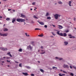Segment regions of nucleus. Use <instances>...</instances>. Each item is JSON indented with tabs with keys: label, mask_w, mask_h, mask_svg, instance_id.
Instances as JSON below:
<instances>
[{
	"label": "nucleus",
	"mask_w": 76,
	"mask_h": 76,
	"mask_svg": "<svg viewBox=\"0 0 76 76\" xmlns=\"http://www.w3.org/2000/svg\"><path fill=\"white\" fill-rule=\"evenodd\" d=\"M64 44L65 45H67L68 44V42H64Z\"/></svg>",
	"instance_id": "12"
},
{
	"label": "nucleus",
	"mask_w": 76,
	"mask_h": 76,
	"mask_svg": "<svg viewBox=\"0 0 76 76\" xmlns=\"http://www.w3.org/2000/svg\"><path fill=\"white\" fill-rule=\"evenodd\" d=\"M39 37H42L43 36V34H42L40 35H38V36Z\"/></svg>",
	"instance_id": "21"
},
{
	"label": "nucleus",
	"mask_w": 76,
	"mask_h": 76,
	"mask_svg": "<svg viewBox=\"0 0 76 76\" xmlns=\"http://www.w3.org/2000/svg\"><path fill=\"white\" fill-rule=\"evenodd\" d=\"M51 37H53L52 36H51Z\"/></svg>",
	"instance_id": "63"
},
{
	"label": "nucleus",
	"mask_w": 76,
	"mask_h": 76,
	"mask_svg": "<svg viewBox=\"0 0 76 76\" xmlns=\"http://www.w3.org/2000/svg\"><path fill=\"white\" fill-rule=\"evenodd\" d=\"M0 18H2V16H0Z\"/></svg>",
	"instance_id": "53"
},
{
	"label": "nucleus",
	"mask_w": 76,
	"mask_h": 76,
	"mask_svg": "<svg viewBox=\"0 0 76 76\" xmlns=\"http://www.w3.org/2000/svg\"><path fill=\"white\" fill-rule=\"evenodd\" d=\"M34 42H33V41H32V42H31V43L33 45L34 44Z\"/></svg>",
	"instance_id": "23"
},
{
	"label": "nucleus",
	"mask_w": 76,
	"mask_h": 76,
	"mask_svg": "<svg viewBox=\"0 0 76 76\" xmlns=\"http://www.w3.org/2000/svg\"><path fill=\"white\" fill-rule=\"evenodd\" d=\"M39 70H40V71H41V72H42V73H43L44 72V70L42 69H39Z\"/></svg>",
	"instance_id": "18"
},
{
	"label": "nucleus",
	"mask_w": 76,
	"mask_h": 76,
	"mask_svg": "<svg viewBox=\"0 0 76 76\" xmlns=\"http://www.w3.org/2000/svg\"><path fill=\"white\" fill-rule=\"evenodd\" d=\"M3 63H4V61H1Z\"/></svg>",
	"instance_id": "64"
},
{
	"label": "nucleus",
	"mask_w": 76,
	"mask_h": 76,
	"mask_svg": "<svg viewBox=\"0 0 76 76\" xmlns=\"http://www.w3.org/2000/svg\"><path fill=\"white\" fill-rule=\"evenodd\" d=\"M73 68L76 70V67L75 66H73Z\"/></svg>",
	"instance_id": "34"
},
{
	"label": "nucleus",
	"mask_w": 76,
	"mask_h": 76,
	"mask_svg": "<svg viewBox=\"0 0 76 76\" xmlns=\"http://www.w3.org/2000/svg\"><path fill=\"white\" fill-rule=\"evenodd\" d=\"M53 26L54 27H55V25H53Z\"/></svg>",
	"instance_id": "55"
},
{
	"label": "nucleus",
	"mask_w": 76,
	"mask_h": 76,
	"mask_svg": "<svg viewBox=\"0 0 76 76\" xmlns=\"http://www.w3.org/2000/svg\"><path fill=\"white\" fill-rule=\"evenodd\" d=\"M22 50V49H21V48L19 49V51L20 52H21Z\"/></svg>",
	"instance_id": "26"
},
{
	"label": "nucleus",
	"mask_w": 76,
	"mask_h": 76,
	"mask_svg": "<svg viewBox=\"0 0 76 76\" xmlns=\"http://www.w3.org/2000/svg\"><path fill=\"white\" fill-rule=\"evenodd\" d=\"M29 48L30 50H31L32 49V47H31V45H29L28 46L27 48Z\"/></svg>",
	"instance_id": "10"
},
{
	"label": "nucleus",
	"mask_w": 76,
	"mask_h": 76,
	"mask_svg": "<svg viewBox=\"0 0 76 76\" xmlns=\"http://www.w3.org/2000/svg\"><path fill=\"white\" fill-rule=\"evenodd\" d=\"M72 38H75V37H72Z\"/></svg>",
	"instance_id": "59"
},
{
	"label": "nucleus",
	"mask_w": 76,
	"mask_h": 76,
	"mask_svg": "<svg viewBox=\"0 0 76 76\" xmlns=\"http://www.w3.org/2000/svg\"><path fill=\"white\" fill-rule=\"evenodd\" d=\"M16 21L19 22H24L25 21V20L24 19H22L21 18H18L16 19Z\"/></svg>",
	"instance_id": "1"
},
{
	"label": "nucleus",
	"mask_w": 76,
	"mask_h": 76,
	"mask_svg": "<svg viewBox=\"0 0 76 76\" xmlns=\"http://www.w3.org/2000/svg\"><path fill=\"white\" fill-rule=\"evenodd\" d=\"M1 49L2 50H4V51H6L7 50V48H1Z\"/></svg>",
	"instance_id": "6"
},
{
	"label": "nucleus",
	"mask_w": 76,
	"mask_h": 76,
	"mask_svg": "<svg viewBox=\"0 0 76 76\" xmlns=\"http://www.w3.org/2000/svg\"><path fill=\"white\" fill-rule=\"evenodd\" d=\"M33 5H34L35 4V2H33L32 4Z\"/></svg>",
	"instance_id": "44"
},
{
	"label": "nucleus",
	"mask_w": 76,
	"mask_h": 76,
	"mask_svg": "<svg viewBox=\"0 0 76 76\" xmlns=\"http://www.w3.org/2000/svg\"><path fill=\"white\" fill-rule=\"evenodd\" d=\"M58 75L59 76H63V75L62 74L61 75V73L59 74Z\"/></svg>",
	"instance_id": "32"
},
{
	"label": "nucleus",
	"mask_w": 76,
	"mask_h": 76,
	"mask_svg": "<svg viewBox=\"0 0 76 76\" xmlns=\"http://www.w3.org/2000/svg\"><path fill=\"white\" fill-rule=\"evenodd\" d=\"M63 67L64 68H66L67 69H69V66L68 65H66L65 64H64Z\"/></svg>",
	"instance_id": "3"
},
{
	"label": "nucleus",
	"mask_w": 76,
	"mask_h": 76,
	"mask_svg": "<svg viewBox=\"0 0 76 76\" xmlns=\"http://www.w3.org/2000/svg\"><path fill=\"white\" fill-rule=\"evenodd\" d=\"M69 32V31L68 30H67V31H66L65 32L66 33H67Z\"/></svg>",
	"instance_id": "38"
},
{
	"label": "nucleus",
	"mask_w": 76,
	"mask_h": 76,
	"mask_svg": "<svg viewBox=\"0 0 76 76\" xmlns=\"http://www.w3.org/2000/svg\"><path fill=\"white\" fill-rule=\"evenodd\" d=\"M6 58L5 57H3V58Z\"/></svg>",
	"instance_id": "62"
},
{
	"label": "nucleus",
	"mask_w": 76,
	"mask_h": 76,
	"mask_svg": "<svg viewBox=\"0 0 76 76\" xmlns=\"http://www.w3.org/2000/svg\"><path fill=\"white\" fill-rule=\"evenodd\" d=\"M59 57H56L55 58H56V59H59Z\"/></svg>",
	"instance_id": "41"
},
{
	"label": "nucleus",
	"mask_w": 76,
	"mask_h": 76,
	"mask_svg": "<svg viewBox=\"0 0 76 76\" xmlns=\"http://www.w3.org/2000/svg\"><path fill=\"white\" fill-rule=\"evenodd\" d=\"M61 15H58V17H60Z\"/></svg>",
	"instance_id": "60"
},
{
	"label": "nucleus",
	"mask_w": 76,
	"mask_h": 76,
	"mask_svg": "<svg viewBox=\"0 0 76 76\" xmlns=\"http://www.w3.org/2000/svg\"><path fill=\"white\" fill-rule=\"evenodd\" d=\"M58 3L59 4H62L63 3H62L61 1H60L58 2Z\"/></svg>",
	"instance_id": "24"
},
{
	"label": "nucleus",
	"mask_w": 76,
	"mask_h": 76,
	"mask_svg": "<svg viewBox=\"0 0 76 76\" xmlns=\"http://www.w3.org/2000/svg\"><path fill=\"white\" fill-rule=\"evenodd\" d=\"M69 67L70 69H72V66H70Z\"/></svg>",
	"instance_id": "40"
},
{
	"label": "nucleus",
	"mask_w": 76,
	"mask_h": 76,
	"mask_svg": "<svg viewBox=\"0 0 76 76\" xmlns=\"http://www.w3.org/2000/svg\"><path fill=\"white\" fill-rule=\"evenodd\" d=\"M53 33H52V34H53V35H54V36H55V34H53Z\"/></svg>",
	"instance_id": "57"
},
{
	"label": "nucleus",
	"mask_w": 76,
	"mask_h": 76,
	"mask_svg": "<svg viewBox=\"0 0 76 76\" xmlns=\"http://www.w3.org/2000/svg\"><path fill=\"white\" fill-rule=\"evenodd\" d=\"M44 27H45V28H47V26L46 25H45V26H44Z\"/></svg>",
	"instance_id": "36"
},
{
	"label": "nucleus",
	"mask_w": 76,
	"mask_h": 76,
	"mask_svg": "<svg viewBox=\"0 0 76 76\" xmlns=\"http://www.w3.org/2000/svg\"><path fill=\"white\" fill-rule=\"evenodd\" d=\"M39 24L41 25H44V24L43 22H40V23H39Z\"/></svg>",
	"instance_id": "14"
},
{
	"label": "nucleus",
	"mask_w": 76,
	"mask_h": 76,
	"mask_svg": "<svg viewBox=\"0 0 76 76\" xmlns=\"http://www.w3.org/2000/svg\"><path fill=\"white\" fill-rule=\"evenodd\" d=\"M7 62H10V61H8V60H7Z\"/></svg>",
	"instance_id": "47"
},
{
	"label": "nucleus",
	"mask_w": 76,
	"mask_h": 76,
	"mask_svg": "<svg viewBox=\"0 0 76 76\" xmlns=\"http://www.w3.org/2000/svg\"><path fill=\"white\" fill-rule=\"evenodd\" d=\"M57 34L59 35L60 36H63V34L62 33H59L60 31H57Z\"/></svg>",
	"instance_id": "2"
},
{
	"label": "nucleus",
	"mask_w": 76,
	"mask_h": 76,
	"mask_svg": "<svg viewBox=\"0 0 76 76\" xmlns=\"http://www.w3.org/2000/svg\"><path fill=\"white\" fill-rule=\"evenodd\" d=\"M69 38H72V37H69Z\"/></svg>",
	"instance_id": "52"
},
{
	"label": "nucleus",
	"mask_w": 76,
	"mask_h": 76,
	"mask_svg": "<svg viewBox=\"0 0 76 76\" xmlns=\"http://www.w3.org/2000/svg\"><path fill=\"white\" fill-rule=\"evenodd\" d=\"M25 67H26L27 68H28V69H31V68L29 66H25Z\"/></svg>",
	"instance_id": "22"
},
{
	"label": "nucleus",
	"mask_w": 76,
	"mask_h": 76,
	"mask_svg": "<svg viewBox=\"0 0 76 76\" xmlns=\"http://www.w3.org/2000/svg\"><path fill=\"white\" fill-rule=\"evenodd\" d=\"M21 65H22V64H21V63L20 64H19V66H20V67H22V66H21Z\"/></svg>",
	"instance_id": "33"
},
{
	"label": "nucleus",
	"mask_w": 76,
	"mask_h": 76,
	"mask_svg": "<svg viewBox=\"0 0 76 76\" xmlns=\"http://www.w3.org/2000/svg\"><path fill=\"white\" fill-rule=\"evenodd\" d=\"M6 20L7 21H9L10 20V18H6Z\"/></svg>",
	"instance_id": "19"
},
{
	"label": "nucleus",
	"mask_w": 76,
	"mask_h": 76,
	"mask_svg": "<svg viewBox=\"0 0 76 76\" xmlns=\"http://www.w3.org/2000/svg\"><path fill=\"white\" fill-rule=\"evenodd\" d=\"M3 30L4 31H8V29L7 28H4L3 29Z\"/></svg>",
	"instance_id": "15"
},
{
	"label": "nucleus",
	"mask_w": 76,
	"mask_h": 76,
	"mask_svg": "<svg viewBox=\"0 0 76 76\" xmlns=\"http://www.w3.org/2000/svg\"><path fill=\"white\" fill-rule=\"evenodd\" d=\"M33 18L35 19H38V18L36 17L35 15H34L33 16Z\"/></svg>",
	"instance_id": "17"
},
{
	"label": "nucleus",
	"mask_w": 76,
	"mask_h": 76,
	"mask_svg": "<svg viewBox=\"0 0 76 76\" xmlns=\"http://www.w3.org/2000/svg\"><path fill=\"white\" fill-rule=\"evenodd\" d=\"M10 56L11 57H12V55L11 54L10 55Z\"/></svg>",
	"instance_id": "45"
},
{
	"label": "nucleus",
	"mask_w": 76,
	"mask_h": 76,
	"mask_svg": "<svg viewBox=\"0 0 76 76\" xmlns=\"http://www.w3.org/2000/svg\"><path fill=\"white\" fill-rule=\"evenodd\" d=\"M72 3V2L71 1H69V4H71Z\"/></svg>",
	"instance_id": "43"
},
{
	"label": "nucleus",
	"mask_w": 76,
	"mask_h": 76,
	"mask_svg": "<svg viewBox=\"0 0 76 76\" xmlns=\"http://www.w3.org/2000/svg\"><path fill=\"white\" fill-rule=\"evenodd\" d=\"M0 35H1V36L5 37L7 36V34H2L0 33Z\"/></svg>",
	"instance_id": "5"
},
{
	"label": "nucleus",
	"mask_w": 76,
	"mask_h": 76,
	"mask_svg": "<svg viewBox=\"0 0 76 76\" xmlns=\"http://www.w3.org/2000/svg\"><path fill=\"white\" fill-rule=\"evenodd\" d=\"M63 72H64V73H66V74L67 73V72H66L65 71H63Z\"/></svg>",
	"instance_id": "29"
},
{
	"label": "nucleus",
	"mask_w": 76,
	"mask_h": 76,
	"mask_svg": "<svg viewBox=\"0 0 76 76\" xmlns=\"http://www.w3.org/2000/svg\"><path fill=\"white\" fill-rule=\"evenodd\" d=\"M49 15V13L48 12H47L46 13V15H45V16H46V17H48V15Z\"/></svg>",
	"instance_id": "16"
},
{
	"label": "nucleus",
	"mask_w": 76,
	"mask_h": 76,
	"mask_svg": "<svg viewBox=\"0 0 76 76\" xmlns=\"http://www.w3.org/2000/svg\"><path fill=\"white\" fill-rule=\"evenodd\" d=\"M12 11H13V12H15V10H12Z\"/></svg>",
	"instance_id": "51"
},
{
	"label": "nucleus",
	"mask_w": 76,
	"mask_h": 76,
	"mask_svg": "<svg viewBox=\"0 0 76 76\" xmlns=\"http://www.w3.org/2000/svg\"><path fill=\"white\" fill-rule=\"evenodd\" d=\"M45 51H44V52H42V53H41V54H44V53H45Z\"/></svg>",
	"instance_id": "30"
},
{
	"label": "nucleus",
	"mask_w": 76,
	"mask_h": 76,
	"mask_svg": "<svg viewBox=\"0 0 76 76\" xmlns=\"http://www.w3.org/2000/svg\"><path fill=\"white\" fill-rule=\"evenodd\" d=\"M15 62L17 63H18V62H17V61H15Z\"/></svg>",
	"instance_id": "58"
},
{
	"label": "nucleus",
	"mask_w": 76,
	"mask_h": 76,
	"mask_svg": "<svg viewBox=\"0 0 76 76\" xmlns=\"http://www.w3.org/2000/svg\"><path fill=\"white\" fill-rule=\"evenodd\" d=\"M69 6L71 7L72 5L71 4H69Z\"/></svg>",
	"instance_id": "49"
},
{
	"label": "nucleus",
	"mask_w": 76,
	"mask_h": 76,
	"mask_svg": "<svg viewBox=\"0 0 76 76\" xmlns=\"http://www.w3.org/2000/svg\"><path fill=\"white\" fill-rule=\"evenodd\" d=\"M58 26H59V27L58 28H59V29H62L63 28V26H61V25H58Z\"/></svg>",
	"instance_id": "8"
},
{
	"label": "nucleus",
	"mask_w": 76,
	"mask_h": 76,
	"mask_svg": "<svg viewBox=\"0 0 76 76\" xmlns=\"http://www.w3.org/2000/svg\"><path fill=\"white\" fill-rule=\"evenodd\" d=\"M15 20H16V19L15 18H13L12 20V23H14V22H15Z\"/></svg>",
	"instance_id": "11"
},
{
	"label": "nucleus",
	"mask_w": 76,
	"mask_h": 76,
	"mask_svg": "<svg viewBox=\"0 0 76 76\" xmlns=\"http://www.w3.org/2000/svg\"><path fill=\"white\" fill-rule=\"evenodd\" d=\"M31 76H34V74H31Z\"/></svg>",
	"instance_id": "39"
},
{
	"label": "nucleus",
	"mask_w": 76,
	"mask_h": 76,
	"mask_svg": "<svg viewBox=\"0 0 76 76\" xmlns=\"http://www.w3.org/2000/svg\"><path fill=\"white\" fill-rule=\"evenodd\" d=\"M21 17L22 18H25V15L21 14Z\"/></svg>",
	"instance_id": "7"
},
{
	"label": "nucleus",
	"mask_w": 76,
	"mask_h": 76,
	"mask_svg": "<svg viewBox=\"0 0 76 76\" xmlns=\"http://www.w3.org/2000/svg\"><path fill=\"white\" fill-rule=\"evenodd\" d=\"M72 36V35H71V34L68 35V36H69V37L71 36Z\"/></svg>",
	"instance_id": "46"
},
{
	"label": "nucleus",
	"mask_w": 76,
	"mask_h": 76,
	"mask_svg": "<svg viewBox=\"0 0 76 76\" xmlns=\"http://www.w3.org/2000/svg\"><path fill=\"white\" fill-rule=\"evenodd\" d=\"M22 74L25 75V76H28V73H23V72Z\"/></svg>",
	"instance_id": "9"
},
{
	"label": "nucleus",
	"mask_w": 76,
	"mask_h": 76,
	"mask_svg": "<svg viewBox=\"0 0 76 76\" xmlns=\"http://www.w3.org/2000/svg\"><path fill=\"white\" fill-rule=\"evenodd\" d=\"M52 68L53 69H55V68H56V69H57V67H53Z\"/></svg>",
	"instance_id": "31"
},
{
	"label": "nucleus",
	"mask_w": 76,
	"mask_h": 76,
	"mask_svg": "<svg viewBox=\"0 0 76 76\" xmlns=\"http://www.w3.org/2000/svg\"><path fill=\"white\" fill-rule=\"evenodd\" d=\"M70 75L71 76H74V74L72 73H70Z\"/></svg>",
	"instance_id": "28"
},
{
	"label": "nucleus",
	"mask_w": 76,
	"mask_h": 76,
	"mask_svg": "<svg viewBox=\"0 0 76 76\" xmlns=\"http://www.w3.org/2000/svg\"><path fill=\"white\" fill-rule=\"evenodd\" d=\"M6 59H9V58H10L8 57H6Z\"/></svg>",
	"instance_id": "35"
},
{
	"label": "nucleus",
	"mask_w": 76,
	"mask_h": 76,
	"mask_svg": "<svg viewBox=\"0 0 76 76\" xmlns=\"http://www.w3.org/2000/svg\"><path fill=\"white\" fill-rule=\"evenodd\" d=\"M47 19L48 20H51V18L50 17H48L47 18Z\"/></svg>",
	"instance_id": "20"
},
{
	"label": "nucleus",
	"mask_w": 76,
	"mask_h": 76,
	"mask_svg": "<svg viewBox=\"0 0 76 76\" xmlns=\"http://www.w3.org/2000/svg\"><path fill=\"white\" fill-rule=\"evenodd\" d=\"M62 75H63H63L65 76V75L64 74H62Z\"/></svg>",
	"instance_id": "54"
},
{
	"label": "nucleus",
	"mask_w": 76,
	"mask_h": 76,
	"mask_svg": "<svg viewBox=\"0 0 76 76\" xmlns=\"http://www.w3.org/2000/svg\"><path fill=\"white\" fill-rule=\"evenodd\" d=\"M25 34H26V36L27 37H29L30 36L29 35V34H27V33H26Z\"/></svg>",
	"instance_id": "25"
},
{
	"label": "nucleus",
	"mask_w": 76,
	"mask_h": 76,
	"mask_svg": "<svg viewBox=\"0 0 76 76\" xmlns=\"http://www.w3.org/2000/svg\"><path fill=\"white\" fill-rule=\"evenodd\" d=\"M7 55H10V52H9V53H7Z\"/></svg>",
	"instance_id": "42"
},
{
	"label": "nucleus",
	"mask_w": 76,
	"mask_h": 76,
	"mask_svg": "<svg viewBox=\"0 0 76 76\" xmlns=\"http://www.w3.org/2000/svg\"><path fill=\"white\" fill-rule=\"evenodd\" d=\"M59 60H63V59L62 58H59Z\"/></svg>",
	"instance_id": "37"
},
{
	"label": "nucleus",
	"mask_w": 76,
	"mask_h": 76,
	"mask_svg": "<svg viewBox=\"0 0 76 76\" xmlns=\"http://www.w3.org/2000/svg\"><path fill=\"white\" fill-rule=\"evenodd\" d=\"M11 10V9H8V11H10Z\"/></svg>",
	"instance_id": "50"
},
{
	"label": "nucleus",
	"mask_w": 76,
	"mask_h": 76,
	"mask_svg": "<svg viewBox=\"0 0 76 76\" xmlns=\"http://www.w3.org/2000/svg\"><path fill=\"white\" fill-rule=\"evenodd\" d=\"M60 71H61V72L63 71V70H62V69H61V70H60Z\"/></svg>",
	"instance_id": "61"
},
{
	"label": "nucleus",
	"mask_w": 76,
	"mask_h": 76,
	"mask_svg": "<svg viewBox=\"0 0 76 76\" xmlns=\"http://www.w3.org/2000/svg\"><path fill=\"white\" fill-rule=\"evenodd\" d=\"M54 17L55 18V19L57 20L58 19V14H55L54 15Z\"/></svg>",
	"instance_id": "4"
},
{
	"label": "nucleus",
	"mask_w": 76,
	"mask_h": 76,
	"mask_svg": "<svg viewBox=\"0 0 76 76\" xmlns=\"http://www.w3.org/2000/svg\"><path fill=\"white\" fill-rule=\"evenodd\" d=\"M43 47L42 46H41V49H43Z\"/></svg>",
	"instance_id": "48"
},
{
	"label": "nucleus",
	"mask_w": 76,
	"mask_h": 76,
	"mask_svg": "<svg viewBox=\"0 0 76 76\" xmlns=\"http://www.w3.org/2000/svg\"><path fill=\"white\" fill-rule=\"evenodd\" d=\"M67 36V35L66 34V33H64L63 34V36L64 37H65Z\"/></svg>",
	"instance_id": "13"
},
{
	"label": "nucleus",
	"mask_w": 76,
	"mask_h": 76,
	"mask_svg": "<svg viewBox=\"0 0 76 76\" xmlns=\"http://www.w3.org/2000/svg\"><path fill=\"white\" fill-rule=\"evenodd\" d=\"M74 20H76V18H74Z\"/></svg>",
	"instance_id": "56"
},
{
	"label": "nucleus",
	"mask_w": 76,
	"mask_h": 76,
	"mask_svg": "<svg viewBox=\"0 0 76 76\" xmlns=\"http://www.w3.org/2000/svg\"><path fill=\"white\" fill-rule=\"evenodd\" d=\"M35 30H41V29L38 28H36L34 29Z\"/></svg>",
	"instance_id": "27"
}]
</instances>
